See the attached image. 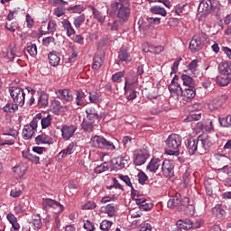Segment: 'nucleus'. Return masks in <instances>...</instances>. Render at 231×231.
Listing matches in <instances>:
<instances>
[{"instance_id":"nucleus-1","label":"nucleus","mask_w":231,"mask_h":231,"mask_svg":"<svg viewBox=\"0 0 231 231\" xmlns=\"http://www.w3.org/2000/svg\"><path fill=\"white\" fill-rule=\"evenodd\" d=\"M112 10L120 21L125 23L131 16V3L129 0H118L112 5Z\"/></svg>"},{"instance_id":"nucleus-2","label":"nucleus","mask_w":231,"mask_h":231,"mask_svg":"<svg viewBox=\"0 0 231 231\" xmlns=\"http://www.w3.org/2000/svg\"><path fill=\"white\" fill-rule=\"evenodd\" d=\"M168 149L165 152L169 156H180V147H181V136L177 134H171L166 140Z\"/></svg>"},{"instance_id":"nucleus-3","label":"nucleus","mask_w":231,"mask_h":231,"mask_svg":"<svg viewBox=\"0 0 231 231\" xmlns=\"http://www.w3.org/2000/svg\"><path fill=\"white\" fill-rule=\"evenodd\" d=\"M221 8L219 2L211 0H203L199 3L198 13L200 17H207L209 14H217Z\"/></svg>"},{"instance_id":"nucleus-4","label":"nucleus","mask_w":231,"mask_h":231,"mask_svg":"<svg viewBox=\"0 0 231 231\" xmlns=\"http://www.w3.org/2000/svg\"><path fill=\"white\" fill-rule=\"evenodd\" d=\"M9 93L14 104L20 105L21 106H24L26 94H24V90L23 88L18 87H10Z\"/></svg>"},{"instance_id":"nucleus-5","label":"nucleus","mask_w":231,"mask_h":231,"mask_svg":"<svg viewBox=\"0 0 231 231\" xmlns=\"http://www.w3.org/2000/svg\"><path fill=\"white\" fill-rule=\"evenodd\" d=\"M91 143L93 147H97L98 149H106L107 151H115L116 149L113 143L106 140V138L100 135H95L92 137Z\"/></svg>"},{"instance_id":"nucleus-6","label":"nucleus","mask_w":231,"mask_h":231,"mask_svg":"<svg viewBox=\"0 0 231 231\" xmlns=\"http://www.w3.org/2000/svg\"><path fill=\"white\" fill-rule=\"evenodd\" d=\"M162 172L165 178H172L174 176V162L165 160L162 162Z\"/></svg>"},{"instance_id":"nucleus-7","label":"nucleus","mask_w":231,"mask_h":231,"mask_svg":"<svg viewBox=\"0 0 231 231\" xmlns=\"http://www.w3.org/2000/svg\"><path fill=\"white\" fill-rule=\"evenodd\" d=\"M76 131H77V126H75L73 125H63L61 127V136H62L63 140H69L70 138H73V134H75Z\"/></svg>"},{"instance_id":"nucleus-8","label":"nucleus","mask_w":231,"mask_h":231,"mask_svg":"<svg viewBox=\"0 0 231 231\" xmlns=\"http://www.w3.org/2000/svg\"><path fill=\"white\" fill-rule=\"evenodd\" d=\"M203 49V42L201 41V35L194 36L189 42V50L192 53H197L199 50Z\"/></svg>"},{"instance_id":"nucleus-9","label":"nucleus","mask_w":231,"mask_h":231,"mask_svg":"<svg viewBox=\"0 0 231 231\" xmlns=\"http://www.w3.org/2000/svg\"><path fill=\"white\" fill-rule=\"evenodd\" d=\"M35 133H37V125L30 123V125H26L23 127V138H24V140H31Z\"/></svg>"},{"instance_id":"nucleus-10","label":"nucleus","mask_w":231,"mask_h":231,"mask_svg":"<svg viewBox=\"0 0 231 231\" xmlns=\"http://www.w3.org/2000/svg\"><path fill=\"white\" fill-rule=\"evenodd\" d=\"M169 91L171 97H174L176 100L180 99V96L181 97V93H183V88L177 82H171L169 86Z\"/></svg>"},{"instance_id":"nucleus-11","label":"nucleus","mask_w":231,"mask_h":231,"mask_svg":"<svg viewBox=\"0 0 231 231\" xmlns=\"http://www.w3.org/2000/svg\"><path fill=\"white\" fill-rule=\"evenodd\" d=\"M196 97V88H188L182 90L180 98L183 102H191Z\"/></svg>"},{"instance_id":"nucleus-12","label":"nucleus","mask_w":231,"mask_h":231,"mask_svg":"<svg viewBox=\"0 0 231 231\" xmlns=\"http://www.w3.org/2000/svg\"><path fill=\"white\" fill-rule=\"evenodd\" d=\"M56 95L58 98H60V100H65V102L73 101V92L69 89H58L56 91Z\"/></svg>"},{"instance_id":"nucleus-13","label":"nucleus","mask_w":231,"mask_h":231,"mask_svg":"<svg viewBox=\"0 0 231 231\" xmlns=\"http://www.w3.org/2000/svg\"><path fill=\"white\" fill-rule=\"evenodd\" d=\"M189 198L185 197L182 199H180V210H186L189 214H194V206L189 204Z\"/></svg>"},{"instance_id":"nucleus-14","label":"nucleus","mask_w":231,"mask_h":231,"mask_svg":"<svg viewBox=\"0 0 231 231\" xmlns=\"http://www.w3.org/2000/svg\"><path fill=\"white\" fill-rule=\"evenodd\" d=\"M77 150V143H70L66 149L62 150L58 155L57 158L59 160H62V158H64V154H66V156L69 155V154H73V152H75V151Z\"/></svg>"},{"instance_id":"nucleus-15","label":"nucleus","mask_w":231,"mask_h":231,"mask_svg":"<svg viewBox=\"0 0 231 231\" xmlns=\"http://www.w3.org/2000/svg\"><path fill=\"white\" fill-rule=\"evenodd\" d=\"M181 195L180 193H176L175 196L171 198L168 201L169 208H176L177 210L181 211V208H180V199Z\"/></svg>"},{"instance_id":"nucleus-16","label":"nucleus","mask_w":231,"mask_h":231,"mask_svg":"<svg viewBox=\"0 0 231 231\" xmlns=\"http://www.w3.org/2000/svg\"><path fill=\"white\" fill-rule=\"evenodd\" d=\"M49 62L51 66H59L60 64V54L57 51H53L48 55Z\"/></svg>"},{"instance_id":"nucleus-17","label":"nucleus","mask_w":231,"mask_h":231,"mask_svg":"<svg viewBox=\"0 0 231 231\" xmlns=\"http://www.w3.org/2000/svg\"><path fill=\"white\" fill-rule=\"evenodd\" d=\"M61 26L66 32L68 37H71V35H75V29L73 28V25H71V22L68 19H64L61 21Z\"/></svg>"},{"instance_id":"nucleus-18","label":"nucleus","mask_w":231,"mask_h":231,"mask_svg":"<svg viewBox=\"0 0 231 231\" xmlns=\"http://www.w3.org/2000/svg\"><path fill=\"white\" fill-rule=\"evenodd\" d=\"M218 71L221 75H231V61H222L218 65Z\"/></svg>"},{"instance_id":"nucleus-19","label":"nucleus","mask_w":231,"mask_h":231,"mask_svg":"<svg viewBox=\"0 0 231 231\" xmlns=\"http://www.w3.org/2000/svg\"><path fill=\"white\" fill-rule=\"evenodd\" d=\"M118 59L117 64H120V62H131V55L129 54V51L127 49L121 48V50L118 52Z\"/></svg>"},{"instance_id":"nucleus-20","label":"nucleus","mask_w":231,"mask_h":231,"mask_svg":"<svg viewBox=\"0 0 231 231\" xmlns=\"http://www.w3.org/2000/svg\"><path fill=\"white\" fill-rule=\"evenodd\" d=\"M161 165H162V160L156 159V158H152L151 160V162H149V164L147 165L146 169L150 172H156V171L158 169H160Z\"/></svg>"},{"instance_id":"nucleus-21","label":"nucleus","mask_w":231,"mask_h":231,"mask_svg":"<svg viewBox=\"0 0 231 231\" xmlns=\"http://www.w3.org/2000/svg\"><path fill=\"white\" fill-rule=\"evenodd\" d=\"M43 205H47V207H52L53 208H59L58 212H62L64 210V207L56 200L51 199H43Z\"/></svg>"},{"instance_id":"nucleus-22","label":"nucleus","mask_w":231,"mask_h":231,"mask_svg":"<svg viewBox=\"0 0 231 231\" xmlns=\"http://www.w3.org/2000/svg\"><path fill=\"white\" fill-rule=\"evenodd\" d=\"M188 152L190 155L196 154L198 152V143L197 139H194L192 137L188 139Z\"/></svg>"},{"instance_id":"nucleus-23","label":"nucleus","mask_w":231,"mask_h":231,"mask_svg":"<svg viewBox=\"0 0 231 231\" xmlns=\"http://www.w3.org/2000/svg\"><path fill=\"white\" fill-rule=\"evenodd\" d=\"M35 142L37 145H41L42 143L51 144L53 143V139L45 134H42L35 138Z\"/></svg>"},{"instance_id":"nucleus-24","label":"nucleus","mask_w":231,"mask_h":231,"mask_svg":"<svg viewBox=\"0 0 231 231\" xmlns=\"http://www.w3.org/2000/svg\"><path fill=\"white\" fill-rule=\"evenodd\" d=\"M230 81V77L226 74H220L216 79L217 84L221 87L228 86Z\"/></svg>"},{"instance_id":"nucleus-25","label":"nucleus","mask_w":231,"mask_h":231,"mask_svg":"<svg viewBox=\"0 0 231 231\" xmlns=\"http://www.w3.org/2000/svg\"><path fill=\"white\" fill-rule=\"evenodd\" d=\"M125 162H127V160H125L122 156L112 159V164L117 170L124 169V167H125Z\"/></svg>"},{"instance_id":"nucleus-26","label":"nucleus","mask_w":231,"mask_h":231,"mask_svg":"<svg viewBox=\"0 0 231 231\" xmlns=\"http://www.w3.org/2000/svg\"><path fill=\"white\" fill-rule=\"evenodd\" d=\"M102 64H104V54L100 53V55H96L92 65L93 69H96V71L100 69Z\"/></svg>"},{"instance_id":"nucleus-27","label":"nucleus","mask_w":231,"mask_h":231,"mask_svg":"<svg viewBox=\"0 0 231 231\" xmlns=\"http://www.w3.org/2000/svg\"><path fill=\"white\" fill-rule=\"evenodd\" d=\"M86 115L88 120L91 122H95L96 120L98 119V114L97 113V110L95 107H88L86 109Z\"/></svg>"},{"instance_id":"nucleus-28","label":"nucleus","mask_w":231,"mask_h":231,"mask_svg":"<svg viewBox=\"0 0 231 231\" xmlns=\"http://www.w3.org/2000/svg\"><path fill=\"white\" fill-rule=\"evenodd\" d=\"M180 79L182 84L187 88H196V82H194V79L190 76L183 74Z\"/></svg>"},{"instance_id":"nucleus-29","label":"nucleus","mask_w":231,"mask_h":231,"mask_svg":"<svg viewBox=\"0 0 231 231\" xmlns=\"http://www.w3.org/2000/svg\"><path fill=\"white\" fill-rule=\"evenodd\" d=\"M95 126V121L83 120L81 127L86 133H93V127Z\"/></svg>"},{"instance_id":"nucleus-30","label":"nucleus","mask_w":231,"mask_h":231,"mask_svg":"<svg viewBox=\"0 0 231 231\" xmlns=\"http://www.w3.org/2000/svg\"><path fill=\"white\" fill-rule=\"evenodd\" d=\"M19 106L17 103H7L4 107V113H15L19 109Z\"/></svg>"},{"instance_id":"nucleus-31","label":"nucleus","mask_w":231,"mask_h":231,"mask_svg":"<svg viewBox=\"0 0 231 231\" xmlns=\"http://www.w3.org/2000/svg\"><path fill=\"white\" fill-rule=\"evenodd\" d=\"M151 14H154L155 15H162V17H165L167 15V11L165 8L155 5L150 8Z\"/></svg>"},{"instance_id":"nucleus-32","label":"nucleus","mask_w":231,"mask_h":231,"mask_svg":"<svg viewBox=\"0 0 231 231\" xmlns=\"http://www.w3.org/2000/svg\"><path fill=\"white\" fill-rule=\"evenodd\" d=\"M50 96L46 93H41L38 99V106L39 107H46L48 106V100Z\"/></svg>"},{"instance_id":"nucleus-33","label":"nucleus","mask_w":231,"mask_h":231,"mask_svg":"<svg viewBox=\"0 0 231 231\" xmlns=\"http://www.w3.org/2000/svg\"><path fill=\"white\" fill-rule=\"evenodd\" d=\"M149 158V154L147 153H139L135 156L134 163L138 166L143 165L147 159Z\"/></svg>"},{"instance_id":"nucleus-34","label":"nucleus","mask_w":231,"mask_h":231,"mask_svg":"<svg viewBox=\"0 0 231 231\" xmlns=\"http://www.w3.org/2000/svg\"><path fill=\"white\" fill-rule=\"evenodd\" d=\"M23 157L25 158V160H29L30 162H33V163H39L40 158L37 155H33V153H31L30 152H22Z\"/></svg>"},{"instance_id":"nucleus-35","label":"nucleus","mask_w":231,"mask_h":231,"mask_svg":"<svg viewBox=\"0 0 231 231\" xmlns=\"http://www.w3.org/2000/svg\"><path fill=\"white\" fill-rule=\"evenodd\" d=\"M88 98L92 104H100L102 97L97 92H89Z\"/></svg>"},{"instance_id":"nucleus-36","label":"nucleus","mask_w":231,"mask_h":231,"mask_svg":"<svg viewBox=\"0 0 231 231\" xmlns=\"http://www.w3.org/2000/svg\"><path fill=\"white\" fill-rule=\"evenodd\" d=\"M197 151L199 154H203V152H206L207 148H205V144L203 143V136H199L197 138Z\"/></svg>"},{"instance_id":"nucleus-37","label":"nucleus","mask_w":231,"mask_h":231,"mask_svg":"<svg viewBox=\"0 0 231 231\" xmlns=\"http://www.w3.org/2000/svg\"><path fill=\"white\" fill-rule=\"evenodd\" d=\"M15 57H21V53L18 54L15 52V45H10L7 50V59L13 60Z\"/></svg>"},{"instance_id":"nucleus-38","label":"nucleus","mask_w":231,"mask_h":231,"mask_svg":"<svg viewBox=\"0 0 231 231\" xmlns=\"http://www.w3.org/2000/svg\"><path fill=\"white\" fill-rule=\"evenodd\" d=\"M32 219L34 228L41 230V228H42V221L41 220V217L39 215H32Z\"/></svg>"},{"instance_id":"nucleus-39","label":"nucleus","mask_w":231,"mask_h":231,"mask_svg":"<svg viewBox=\"0 0 231 231\" xmlns=\"http://www.w3.org/2000/svg\"><path fill=\"white\" fill-rule=\"evenodd\" d=\"M106 171H109V164L107 162H103L94 169L96 174H102V172H106Z\"/></svg>"},{"instance_id":"nucleus-40","label":"nucleus","mask_w":231,"mask_h":231,"mask_svg":"<svg viewBox=\"0 0 231 231\" xmlns=\"http://www.w3.org/2000/svg\"><path fill=\"white\" fill-rule=\"evenodd\" d=\"M85 21H86V15L80 14L79 16H77L74 18L73 24L75 28H80V25L84 24Z\"/></svg>"},{"instance_id":"nucleus-41","label":"nucleus","mask_w":231,"mask_h":231,"mask_svg":"<svg viewBox=\"0 0 231 231\" xmlns=\"http://www.w3.org/2000/svg\"><path fill=\"white\" fill-rule=\"evenodd\" d=\"M105 208H106V214H107V216H109V217H115L116 214V206L108 204L106 206Z\"/></svg>"},{"instance_id":"nucleus-42","label":"nucleus","mask_w":231,"mask_h":231,"mask_svg":"<svg viewBox=\"0 0 231 231\" xmlns=\"http://www.w3.org/2000/svg\"><path fill=\"white\" fill-rule=\"evenodd\" d=\"M93 15L94 19H97V21H98V23L101 24L104 23V21H106V15L102 14L98 10L95 8H93Z\"/></svg>"},{"instance_id":"nucleus-43","label":"nucleus","mask_w":231,"mask_h":231,"mask_svg":"<svg viewBox=\"0 0 231 231\" xmlns=\"http://www.w3.org/2000/svg\"><path fill=\"white\" fill-rule=\"evenodd\" d=\"M221 127H231V116L219 118Z\"/></svg>"},{"instance_id":"nucleus-44","label":"nucleus","mask_w":231,"mask_h":231,"mask_svg":"<svg viewBox=\"0 0 231 231\" xmlns=\"http://www.w3.org/2000/svg\"><path fill=\"white\" fill-rule=\"evenodd\" d=\"M41 125L43 129H47L51 125V116L48 115L46 117L42 118Z\"/></svg>"},{"instance_id":"nucleus-45","label":"nucleus","mask_w":231,"mask_h":231,"mask_svg":"<svg viewBox=\"0 0 231 231\" xmlns=\"http://www.w3.org/2000/svg\"><path fill=\"white\" fill-rule=\"evenodd\" d=\"M112 226L113 222L109 220H103L99 226V228L102 231H109Z\"/></svg>"},{"instance_id":"nucleus-46","label":"nucleus","mask_w":231,"mask_h":231,"mask_svg":"<svg viewBox=\"0 0 231 231\" xmlns=\"http://www.w3.org/2000/svg\"><path fill=\"white\" fill-rule=\"evenodd\" d=\"M185 120L186 122H198V120H201V114H190Z\"/></svg>"},{"instance_id":"nucleus-47","label":"nucleus","mask_w":231,"mask_h":231,"mask_svg":"<svg viewBox=\"0 0 231 231\" xmlns=\"http://www.w3.org/2000/svg\"><path fill=\"white\" fill-rule=\"evenodd\" d=\"M114 181L113 185L107 186L106 189L107 190H111V189H119L120 190H124V186H122L118 180H116V178H113L112 179Z\"/></svg>"},{"instance_id":"nucleus-48","label":"nucleus","mask_w":231,"mask_h":231,"mask_svg":"<svg viewBox=\"0 0 231 231\" xmlns=\"http://www.w3.org/2000/svg\"><path fill=\"white\" fill-rule=\"evenodd\" d=\"M68 10L72 14H81V12H84V7L82 5H74L69 7Z\"/></svg>"},{"instance_id":"nucleus-49","label":"nucleus","mask_w":231,"mask_h":231,"mask_svg":"<svg viewBox=\"0 0 231 231\" xmlns=\"http://www.w3.org/2000/svg\"><path fill=\"white\" fill-rule=\"evenodd\" d=\"M4 136H12L13 138H17V130L9 128L4 131Z\"/></svg>"},{"instance_id":"nucleus-50","label":"nucleus","mask_w":231,"mask_h":231,"mask_svg":"<svg viewBox=\"0 0 231 231\" xmlns=\"http://www.w3.org/2000/svg\"><path fill=\"white\" fill-rule=\"evenodd\" d=\"M202 136V142L204 143V147L206 148V151H208L210 147H212V141L207 137V135H200Z\"/></svg>"},{"instance_id":"nucleus-51","label":"nucleus","mask_w":231,"mask_h":231,"mask_svg":"<svg viewBox=\"0 0 231 231\" xmlns=\"http://www.w3.org/2000/svg\"><path fill=\"white\" fill-rule=\"evenodd\" d=\"M27 51L31 55V57H34V55H37V45L31 44L27 46Z\"/></svg>"},{"instance_id":"nucleus-52","label":"nucleus","mask_w":231,"mask_h":231,"mask_svg":"<svg viewBox=\"0 0 231 231\" xmlns=\"http://www.w3.org/2000/svg\"><path fill=\"white\" fill-rule=\"evenodd\" d=\"M83 227L85 228V230L94 231L95 230V223L91 222L90 220H86Z\"/></svg>"},{"instance_id":"nucleus-53","label":"nucleus","mask_w":231,"mask_h":231,"mask_svg":"<svg viewBox=\"0 0 231 231\" xmlns=\"http://www.w3.org/2000/svg\"><path fill=\"white\" fill-rule=\"evenodd\" d=\"M137 176H138V181H139V183H140L141 185H144L146 180H148V177H147V175L145 174V172L140 171Z\"/></svg>"},{"instance_id":"nucleus-54","label":"nucleus","mask_w":231,"mask_h":231,"mask_svg":"<svg viewBox=\"0 0 231 231\" xmlns=\"http://www.w3.org/2000/svg\"><path fill=\"white\" fill-rule=\"evenodd\" d=\"M84 97H86L84 92H79V91L77 92V97H76L77 106H82L84 104V102L82 101V98H84Z\"/></svg>"},{"instance_id":"nucleus-55","label":"nucleus","mask_w":231,"mask_h":231,"mask_svg":"<svg viewBox=\"0 0 231 231\" xmlns=\"http://www.w3.org/2000/svg\"><path fill=\"white\" fill-rule=\"evenodd\" d=\"M181 60H183L182 58H179L171 66V75H172V73H177L178 72V67L180 66V62H181Z\"/></svg>"},{"instance_id":"nucleus-56","label":"nucleus","mask_w":231,"mask_h":231,"mask_svg":"<svg viewBox=\"0 0 231 231\" xmlns=\"http://www.w3.org/2000/svg\"><path fill=\"white\" fill-rule=\"evenodd\" d=\"M122 77H124V71H119L112 75L113 82H120Z\"/></svg>"},{"instance_id":"nucleus-57","label":"nucleus","mask_w":231,"mask_h":231,"mask_svg":"<svg viewBox=\"0 0 231 231\" xmlns=\"http://www.w3.org/2000/svg\"><path fill=\"white\" fill-rule=\"evenodd\" d=\"M153 205L152 202H145L144 204H142L139 208L140 210H144V212H147V210H151L152 208Z\"/></svg>"},{"instance_id":"nucleus-58","label":"nucleus","mask_w":231,"mask_h":231,"mask_svg":"<svg viewBox=\"0 0 231 231\" xmlns=\"http://www.w3.org/2000/svg\"><path fill=\"white\" fill-rule=\"evenodd\" d=\"M119 178L127 185V187H133V183L131 182V179L129 178V176L120 175Z\"/></svg>"},{"instance_id":"nucleus-59","label":"nucleus","mask_w":231,"mask_h":231,"mask_svg":"<svg viewBox=\"0 0 231 231\" xmlns=\"http://www.w3.org/2000/svg\"><path fill=\"white\" fill-rule=\"evenodd\" d=\"M56 26H57V23H55V22L50 21L48 23V27H47L49 33H54V32L56 30V28H55Z\"/></svg>"},{"instance_id":"nucleus-60","label":"nucleus","mask_w":231,"mask_h":231,"mask_svg":"<svg viewBox=\"0 0 231 231\" xmlns=\"http://www.w3.org/2000/svg\"><path fill=\"white\" fill-rule=\"evenodd\" d=\"M42 120V114H37L32 120V125H36L38 127L39 125V121Z\"/></svg>"},{"instance_id":"nucleus-61","label":"nucleus","mask_w":231,"mask_h":231,"mask_svg":"<svg viewBox=\"0 0 231 231\" xmlns=\"http://www.w3.org/2000/svg\"><path fill=\"white\" fill-rule=\"evenodd\" d=\"M51 42H55V38L46 37V38H43V40H42L43 46H50V44H51Z\"/></svg>"},{"instance_id":"nucleus-62","label":"nucleus","mask_w":231,"mask_h":231,"mask_svg":"<svg viewBox=\"0 0 231 231\" xmlns=\"http://www.w3.org/2000/svg\"><path fill=\"white\" fill-rule=\"evenodd\" d=\"M97 207V205L95 204V202L93 201H88V203H86L83 206L84 210H93V208H95Z\"/></svg>"},{"instance_id":"nucleus-63","label":"nucleus","mask_w":231,"mask_h":231,"mask_svg":"<svg viewBox=\"0 0 231 231\" xmlns=\"http://www.w3.org/2000/svg\"><path fill=\"white\" fill-rule=\"evenodd\" d=\"M5 28L9 32H15L17 30V23H6L5 24Z\"/></svg>"},{"instance_id":"nucleus-64","label":"nucleus","mask_w":231,"mask_h":231,"mask_svg":"<svg viewBox=\"0 0 231 231\" xmlns=\"http://www.w3.org/2000/svg\"><path fill=\"white\" fill-rule=\"evenodd\" d=\"M6 217H7V221H9L11 225H13L14 223H16L17 221V217L12 213L7 214Z\"/></svg>"}]
</instances>
